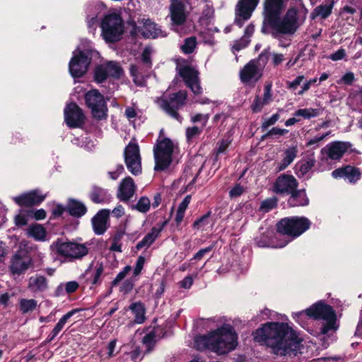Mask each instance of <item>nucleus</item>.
<instances>
[{"instance_id": "nucleus-50", "label": "nucleus", "mask_w": 362, "mask_h": 362, "mask_svg": "<svg viewBox=\"0 0 362 362\" xmlns=\"http://www.w3.org/2000/svg\"><path fill=\"white\" fill-rule=\"evenodd\" d=\"M165 281L164 279H161L160 281H158L157 283L152 285V289H154L156 288V291L153 294L156 298L159 299L162 297L165 291Z\"/></svg>"}, {"instance_id": "nucleus-3", "label": "nucleus", "mask_w": 362, "mask_h": 362, "mask_svg": "<svg viewBox=\"0 0 362 362\" xmlns=\"http://www.w3.org/2000/svg\"><path fill=\"white\" fill-rule=\"evenodd\" d=\"M237 345L238 335L234 328L228 324H224L207 334L194 339V347L197 350L208 349L219 355L234 350Z\"/></svg>"}, {"instance_id": "nucleus-60", "label": "nucleus", "mask_w": 362, "mask_h": 362, "mask_svg": "<svg viewBox=\"0 0 362 362\" xmlns=\"http://www.w3.org/2000/svg\"><path fill=\"white\" fill-rule=\"evenodd\" d=\"M279 117L280 116L279 114H274L272 117L263 122L262 128L264 129H267L270 126L274 124L279 119Z\"/></svg>"}, {"instance_id": "nucleus-35", "label": "nucleus", "mask_w": 362, "mask_h": 362, "mask_svg": "<svg viewBox=\"0 0 362 362\" xmlns=\"http://www.w3.org/2000/svg\"><path fill=\"white\" fill-rule=\"evenodd\" d=\"M334 4V1L332 0L329 4L317 6L311 13V18L314 19L319 17L323 20L327 18L332 13Z\"/></svg>"}, {"instance_id": "nucleus-57", "label": "nucleus", "mask_w": 362, "mask_h": 362, "mask_svg": "<svg viewBox=\"0 0 362 362\" xmlns=\"http://www.w3.org/2000/svg\"><path fill=\"white\" fill-rule=\"evenodd\" d=\"M272 100V85L267 84L264 88L263 103L268 105Z\"/></svg>"}, {"instance_id": "nucleus-9", "label": "nucleus", "mask_w": 362, "mask_h": 362, "mask_svg": "<svg viewBox=\"0 0 362 362\" xmlns=\"http://www.w3.org/2000/svg\"><path fill=\"white\" fill-rule=\"evenodd\" d=\"M100 27L104 40L110 42L119 40L124 32L122 20L116 13L107 15L102 21Z\"/></svg>"}, {"instance_id": "nucleus-5", "label": "nucleus", "mask_w": 362, "mask_h": 362, "mask_svg": "<svg viewBox=\"0 0 362 362\" xmlns=\"http://www.w3.org/2000/svg\"><path fill=\"white\" fill-rule=\"evenodd\" d=\"M92 51L90 41L82 40L73 52V57L69 64V70L72 77L80 78L86 73L90 64Z\"/></svg>"}, {"instance_id": "nucleus-1", "label": "nucleus", "mask_w": 362, "mask_h": 362, "mask_svg": "<svg viewBox=\"0 0 362 362\" xmlns=\"http://www.w3.org/2000/svg\"><path fill=\"white\" fill-rule=\"evenodd\" d=\"M252 335L255 341L267 345L279 356L296 355L302 341L299 334L284 322H267Z\"/></svg>"}, {"instance_id": "nucleus-22", "label": "nucleus", "mask_w": 362, "mask_h": 362, "mask_svg": "<svg viewBox=\"0 0 362 362\" xmlns=\"http://www.w3.org/2000/svg\"><path fill=\"white\" fill-rule=\"evenodd\" d=\"M350 144L347 142L333 141L322 149V153L332 160H339L347 151Z\"/></svg>"}, {"instance_id": "nucleus-36", "label": "nucleus", "mask_w": 362, "mask_h": 362, "mask_svg": "<svg viewBox=\"0 0 362 362\" xmlns=\"http://www.w3.org/2000/svg\"><path fill=\"white\" fill-rule=\"evenodd\" d=\"M298 153L297 146H293L288 148L284 153V158L276 167L278 171L286 169L296 158Z\"/></svg>"}, {"instance_id": "nucleus-4", "label": "nucleus", "mask_w": 362, "mask_h": 362, "mask_svg": "<svg viewBox=\"0 0 362 362\" xmlns=\"http://www.w3.org/2000/svg\"><path fill=\"white\" fill-rule=\"evenodd\" d=\"M292 317L303 327L308 325L307 321L310 318L323 320L320 330V333L323 335L328 334L330 331L335 332L338 328L335 311L332 306L322 301H318L305 310L293 313Z\"/></svg>"}, {"instance_id": "nucleus-39", "label": "nucleus", "mask_w": 362, "mask_h": 362, "mask_svg": "<svg viewBox=\"0 0 362 362\" xmlns=\"http://www.w3.org/2000/svg\"><path fill=\"white\" fill-rule=\"evenodd\" d=\"M322 112V109L320 107L313 108H301L297 110L293 115L295 117H302L304 119H310L312 118L320 116Z\"/></svg>"}, {"instance_id": "nucleus-27", "label": "nucleus", "mask_w": 362, "mask_h": 362, "mask_svg": "<svg viewBox=\"0 0 362 362\" xmlns=\"http://www.w3.org/2000/svg\"><path fill=\"white\" fill-rule=\"evenodd\" d=\"M136 185L131 177H127L121 182L117 197L122 202H128L134 194Z\"/></svg>"}, {"instance_id": "nucleus-37", "label": "nucleus", "mask_w": 362, "mask_h": 362, "mask_svg": "<svg viewBox=\"0 0 362 362\" xmlns=\"http://www.w3.org/2000/svg\"><path fill=\"white\" fill-rule=\"evenodd\" d=\"M66 211L74 217H81L86 211V206L81 202L76 199H69L66 206Z\"/></svg>"}, {"instance_id": "nucleus-33", "label": "nucleus", "mask_w": 362, "mask_h": 362, "mask_svg": "<svg viewBox=\"0 0 362 362\" xmlns=\"http://www.w3.org/2000/svg\"><path fill=\"white\" fill-rule=\"evenodd\" d=\"M102 7H103V4L102 3H95L88 6L87 9V24L89 29L92 30H95V26L98 23V11H100Z\"/></svg>"}, {"instance_id": "nucleus-44", "label": "nucleus", "mask_w": 362, "mask_h": 362, "mask_svg": "<svg viewBox=\"0 0 362 362\" xmlns=\"http://www.w3.org/2000/svg\"><path fill=\"white\" fill-rule=\"evenodd\" d=\"M78 310L74 309L64 315L59 320V322L57 323L55 327L53 328V329L57 332L58 334L64 328L65 324L67 322V321L77 312Z\"/></svg>"}, {"instance_id": "nucleus-18", "label": "nucleus", "mask_w": 362, "mask_h": 362, "mask_svg": "<svg viewBox=\"0 0 362 362\" xmlns=\"http://www.w3.org/2000/svg\"><path fill=\"white\" fill-rule=\"evenodd\" d=\"M64 120L70 128L80 127L84 123L85 116L76 103H71L64 108Z\"/></svg>"}, {"instance_id": "nucleus-10", "label": "nucleus", "mask_w": 362, "mask_h": 362, "mask_svg": "<svg viewBox=\"0 0 362 362\" xmlns=\"http://www.w3.org/2000/svg\"><path fill=\"white\" fill-rule=\"evenodd\" d=\"M50 247L57 254L70 259H81L88 252V249L86 244L75 242H63L61 240L54 242Z\"/></svg>"}, {"instance_id": "nucleus-14", "label": "nucleus", "mask_w": 362, "mask_h": 362, "mask_svg": "<svg viewBox=\"0 0 362 362\" xmlns=\"http://www.w3.org/2000/svg\"><path fill=\"white\" fill-rule=\"evenodd\" d=\"M186 98V91L180 90L177 93L170 94L168 99H162L160 102V106L173 118L181 122L182 118L177 113V110L185 104Z\"/></svg>"}, {"instance_id": "nucleus-40", "label": "nucleus", "mask_w": 362, "mask_h": 362, "mask_svg": "<svg viewBox=\"0 0 362 362\" xmlns=\"http://www.w3.org/2000/svg\"><path fill=\"white\" fill-rule=\"evenodd\" d=\"M28 234L36 240L44 241L46 238L47 232L42 226L36 223L28 227Z\"/></svg>"}, {"instance_id": "nucleus-28", "label": "nucleus", "mask_w": 362, "mask_h": 362, "mask_svg": "<svg viewBox=\"0 0 362 362\" xmlns=\"http://www.w3.org/2000/svg\"><path fill=\"white\" fill-rule=\"evenodd\" d=\"M139 33L146 38H156L166 36V34L162 32L160 27L150 20H146L144 23L143 26L139 28Z\"/></svg>"}, {"instance_id": "nucleus-29", "label": "nucleus", "mask_w": 362, "mask_h": 362, "mask_svg": "<svg viewBox=\"0 0 362 362\" xmlns=\"http://www.w3.org/2000/svg\"><path fill=\"white\" fill-rule=\"evenodd\" d=\"M28 288L33 293L44 292L48 288V281L45 276L35 274L28 279Z\"/></svg>"}, {"instance_id": "nucleus-30", "label": "nucleus", "mask_w": 362, "mask_h": 362, "mask_svg": "<svg viewBox=\"0 0 362 362\" xmlns=\"http://www.w3.org/2000/svg\"><path fill=\"white\" fill-rule=\"evenodd\" d=\"M202 9L201 16L199 18L200 24L203 26H208L214 19V10L212 4L208 0L199 4Z\"/></svg>"}, {"instance_id": "nucleus-16", "label": "nucleus", "mask_w": 362, "mask_h": 362, "mask_svg": "<svg viewBox=\"0 0 362 362\" xmlns=\"http://www.w3.org/2000/svg\"><path fill=\"white\" fill-rule=\"evenodd\" d=\"M123 74V70L119 63L108 62L98 66L94 73L95 80L97 83H103L108 77L119 78Z\"/></svg>"}, {"instance_id": "nucleus-43", "label": "nucleus", "mask_w": 362, "mask_h": 362, "mask_svg": "<svg viewBox=\"0 0 362 362\" xmlns=\"http://www.w3.org/2000/svg\"><path fill=\"white\" fill-rule=\"evenodd\" d=\"M315 159L312 154L310 157L308 158L306 160L303 162L299 165L298 170V176H304L305 174H307L312 168L315 165Z\"/></svg>"}, {"instance_id": "nucleus-26", "label": "nucleus", "mask_w": 362, "mask_h": 362, "mask_svg": "<svg viewBox=\"0 0 362 362\" xmlns=\"http://www.w3.org/2000/svg\"><path fill=\"white\" fill-rule=\"evenodd\" d=\"M166 224L167 221H164L158 224L156 226L153 227L151 230L143 238V239L136 244V248L138 250H140L143 248H148L158 238L160 233L163 230Z\"/></svg>"}, {"instance_id": "nucleus-59", "label": "nucleus", "mask_w": 362, "mask_h": 362, "mask_svg": "<svg viewBox=\"0 0 362 362\" xmlns=\"http://www.w3.org/2000/svg\"><path fill=\"white\" fill-rule=\"evenodd\" d=\"M209 213H207L206 214L204 215L203 216L195 221L194 223V227L195 228L199 229L206 226L209 223Z\"/></svg>"}, {"instance_id": "nucleus-6", "label": "nucleus", "mask_w": 362, "mask_h": 362, "mask_svg": "<svg viewBox=\"0 0 362 362\" xmlns=\"http://www.w3.org/2000/svg\"><path fill=\"white\" fill-rule=\"evenodd\" d=\"M310 224L308 218L303 216L286 217L278 222L276 230L279 234L286 235V240L284 242L288 241V243L305 232Z\"/></svg>"}, {"instance_id": "nucleus-8", "label": "nucleus", "mask_w": 362, "mask_h": 362, "mask_svg": "<svg viewBox=\"0 0 362 362\" xmlns=\"http://www.w3.org/2000/svg\"><path fill=\"white\" fill-rule=\"evenodd\" d=\"M269 52L264 50L258 59L249 62L240 71V78L243 83L253 84L257 82L262 75V70L268 61Z\"/></svg>"}, {"instance_id": "nucleus-54", "label": "nucleus", "mask_w": 362, "mask_h": 362, "mask_svg": "<svg viewBox=\"0 0 362 362\" xmlns=\"http://www.w3.org/2000/svg\"><path fill=\"white\" fill-rule=\"evenodd\" d=\"M132 271V267L129 265L125 266L123 269L118 273L115 279L112 281L113 285H117Z\"/></svg>"}, {"instance_id": "nucleus-31", "label": "nucleus", "mask_w": 362, "mask_h": 362, "mask_svg": "<svg viewBox=\"0 0 362 362\" xmlns=\"http://www.w3.org/2000/svg\"><path fill=\"white\" fill-rule=\"evenodd\" d=\"M89 197L94 203L97 204L107 203L111 199V195L107 189L97 186L93 187Z\"/></svg>"}, {"instance_id": "nucleus-62", "label": "nucleus", "mask_w": 362, "mask_h": 362, "mask_svg": "<svg viewBox=\"0 0 362 362\" xmlns=\"http://www.w3.org/2000/svg\"><path fill=\"white\" fill-rule=\"evenodd\" d=\"M288 132V130L285 129H280L278 127H274L272 129H270L265 136H283Z\"/></svg>"}, {"instance_id": "nucleus-55", "label": "nucleus", "mask_w": 362, "mask_h": 362, "mask_svg": "<svg viewBox=\"0 0 362 362\" xmlns=\"http://www.w3.org/2000/svg\"><path fill=\"white\" fill-rule=\"evenodd\" d=\"M209 120V115L204 114H197L191 117V122L192 123L201 122L202 127L203 129L206 126L207 122Z\"/></svg>"}, {"instance_id": "nucleus-11", "label": "nucleus", "mask_w": 362, "mask_h": 362, "mask_svg": "<svg viewBox=\"0 0 362 362\" xmlns=\"http://www.w3.org/2000/svg\"><path fill=\"white\" fill-rule=\"evenodd\" d=\"M87 106L91 110L94 118L101 120L107 117V107L103 95L96 89L87 92L85 95Z\"/></svg>"}, {"instance_id": "nucleus-34", "label": "nucleus", "mask_w": 362, "mask_h": 362, "mask_svg": "<svg viewBox=\"0 0 362 362\" xmlns=\"http://www.w3.org/2000/svg\"><path fill=\"white\" fill-rule=\"evenodd\" d=\"M291 194L288 201L291 206H304L308 204L309 199L305 190H295Z\"/></svg>"}, {"instance_id": "nucleus-52", "label": "nucleus", "mask_w": 362, "mask_h": 362, "mask_svg": "<svg viewBox=\"0 0 362 362\" xmlns=\"http://www.w3.org/2000/svg\"><path fill=\"white\" fill-rule=\"evenodd\" d=\"M305 79L304 76L300 75L298 76L294 80L292 81L286 82V87L288 90L292 91L293 93H296V90L298 89V86Z\"/></svg>"}, {"instance_id": "nucleus-64", "label": "nucleus", "mask_w": 362, "mask_h": 362, "mask_svg": "<svg viewBox=\"0 0 362 362\" xmlns=\"http://www.w3.org/2000/svg\"><path fill=\"white\" fill-rule=\"evenodd\" d=\"M346 56V52L344 49H339L329 56V59L332 61H339L344 59Z\"/></svg>"}, {"instance_id": "nucleus-51", "label": "nucleus", "mask_w": 362, "mask_h": 362, "mask_svg": "<svg viewBox=\"0 0 362 362\" xmlns=\"http://www.w3.org/2000/svg\"><path fill=\"white\" fill-rule=\"evenodd\" d=\"M277 205V199L276 198H270L263 201L261 204L260 209L263 212H268Z\"/></svg>"}, {"instance_id": "nucleus-7", "label": "nucleus", "mask_w": 362, "mask_h": 362, "mask_svg": "<svg viewBox=\"0 0 362 362\" xmlns=\"http://www.w3.org/2000/svg\"><path fill=\"white\" fill-rule=\"evenodd\" d=\"M177 148V144L172 140L160 136L153 146L154 170L162 171L167 169L172 163L173 155Z\"/></svg>"}, {"instance_id": "nucleus-45", "label": "nucleus", "mask_w": 362, "mask_h": 362, "mask_svg": "<svg viewBox=\"0 0 362 362\" xmlns=\"http://www.w3.org/2000/svg\"><path fill=\"white\" fill-rule=\"evenodd\" d=\"M203 129L202 127L197 126L187 127L185 132L187 142H192L194 139L198 137L203 132Z\"/></svg>"}, {"instance_id": "nucleus-48", "label": "nucleus", "mask_w": 362, "mask_h": 362, "mask_svg": "<svg viewBox=\"0 0 362 362\" xmlns=\"http://www.w3.org/2000/svg\"><path fill=\"white\" fill-rule=\"evenodd\" d=\"M151 202L149 199L146 197H142L136 203L135 208L141 213H146L149 210Z\"/></svg>"}, {"instance_id": "nucleus-47", "label": "nucleus", "mask_w": 362, "mask_h": 362, "mask_svg": "<svg viewBox=\"0 0 362 362\" xmlns=\"http://www.w3.org/2000/svg\"><path fill=\"white\" fill-rule=\"evenodd\" d=\"M255 31V28L252 24L248 25L244 33V35L242 37V41L243 42V45L241 47H238V49H243L247 46L250 40V37L252 35Z\"/></svg>"}, {"instance_id": "nucleus-17", "label": "nucleus", "mask_w": 362, "mask_h": 362, "mask_svg": "<svg viewBox=\"0 0 362 362\" xmlns=\"http://www.w3.org/2000/svg\"><path fill=\"white\" fill-rule=\"evenodd\" d=\"M259 0H240L236 6L235 23L241 28L248 20Z\"/></svg>"}, {"instance_id": "nucleus-13", "label": "nucleus", "mask_w": 362, "mask_h": 362, "mask_svg": "<svg viewBox=\"0 0 362 362\" xmlns=\"http://www.w3.org/2000/svg\"><path fill=\"white\" fill-rule=\"evenodd\" d=\"M170 16L173 29L180 35L185 34L187 30L185 28V23L187 13L185 6L182 0H171Z\"/></svg>"}, {"instance_id": "nucleus-32", "label": "nucleus", "mask_w": 362, "mask_h": 362, "mask_svg": "<svg viewBox=\"0 0 362 362\" xmlns=\"http://www.w3.org/2000/svg\"><path fill=\"white\" fill-rule=\"evenodd\" d=\"M271 232L267 231L266 233H261L259 235L255 238V244L260 247H272L281 248L288 244L287 242H281L278 244H274L271 240Z\"/></svg>"}, {"instance_id": "nucleus-53", "label": "nucleus", "mask_w": 362, "mask_h": 362, "mask_svg": "<svg viewBox=\"0 0 362 362\" xmlns=\"http://www.w3.org/2000/svg\"><path fill=\"white\" fill-rule=\"evenodd\" d=\"M145 257H143V256H139L136 262V265L134 268V270H133V275L134 277H136L138 276L143 268H144V264H145Z\"/></svg>"}, {"instance_id": "nucleus-24", "label": "nucleus", "mask_w": 362, "mask_h": 362, "mask_svg": "<svg viewBox=\"0 0 362 362\" xmlns=\"http://www.w3.org/2000/svg\"><path fill=\"white\" fill-rule=\"evenodd\" d=\"M361 175L359 168L351 165L337 168L332 173L334 178H344L351 183H356L361 178Z\"/></svg>"}, {"instance_id": "nucleus-63", "label": "nucleus", "mask_w": 362, "mask_h": 362, "mask_svg": "<svg viewBox=\"0 0 362 362\" xmlns=\"http://www.w3.org/2000/svg\"><path fill=\"white\" fill-rule=\"evenodd\" d=\"M193 279L191 276H187L179 282V286L182 288L189 289L193 284Z\"/></svg>"}, {"instance_id": "nucleus-42", "label": "nucleus", "mask_w": 362, "mask_h": 362, "mask_svg": "<svg viewBox=\"0 0 362 362\" xmlns=\"http://www.w3.org/2000/svg\"><path fill=\"white\" fill-rule=\"evenodd\" d=\"M20 312L25 315L34 311L37 307V301L35 299L21 298L18 301Z\"/></svg>"}, {"instance_id": "nucleus-12", "label": "nucleus", "mask_w": 362, "mask_h": 362, "mask_svg": "<svg viewBox=\"0 0 362 362\" xmlns=\"http://www.w3.org/2000/svg\"><path fill=\"white\" fill-rule=\"evenodd\" d=\"M153 49L151 47H146L141 54L142 64L132 65L130 68L131 76L135 84L139 86H144L147 76L146 73L151 67V56Z\"/></svg>"}, {"instance_id": "nucleus-38", "label": "nucleus", "mask_w": 362, "mask_h": 362, "mask_svg": "<svg viewBox=\"0 0 362 362\" xmlns=\"http://www.w3.org/2000/svg\"><path fill=\"white\" fill-rule=\"evenodd\" d=\"M347 104L353 110L362 112V90H353L349 95Z\"/></svg>"}, {"instance_id": "nucleus-49", "label": "nucleus", "mask_w": 362, "mask_h": 362, "mask_svg": "<svg viewBox=\"0 0 362 362\" xmlns=\"http://www.w3.org/2000/svg\"><path fill=\"white\" fill-rule=\"evenodd\" d=\"M231 143V139L228 137L224 139H222L219 142L217 143V148L216 150V158L215 160H218V156L221 153H225L226 149L228 148Z\"/></svg>"}, {"instance_id": "nucleus-58", "label": "nucleus", "mask_w": 362, "mask_h": 362, "mask_svg": "<svg viewBox=\"0 0 362 362\" xmlns=\"http://www.w3.org/2000/svg\"><path fill=\"white\" fill-rule=\"evenodd\" d=\"M245 191V189L240 184H236L229 192L230 198L240 197Z\"/></svg>"}, {"instance_id": "nucleus-23", "label": "nucleus", "mask_w": 362, "mask_h": 362, "mask_svg": "<svg viewBox=\"0 0 362 362\" xmlns=\"http://www.w3.org/2000/svg\"><path fill=\"white\" fill-rule=\"evenodd\" d=\"M45 198L39 190H33L20 196L13 197L19 206H31L40 204Z\"/></svg>"}, {"instance_id": "nucleus-21", "label": "nucleus", "mask_w": 362, "mask_h": 362, "mask_svg": "<svg viewBox=\"0 0 362 362\" xmlns=\"http://www.w3.org/2000/svg\"><path fill=\"white\" fill-rule=\"evenodd\" d=\"M31 265L32 259L30 257L16 253L11 259L9 269L13 276H18L24 274Z\"/></svg>"}, {"instance_id": "nucleus-19", "label": "nucleus", "mask_w": 362, "mask_h": 362, "mask_svg": "<svg viewBox=\"0 0 362 362\" xmlns=\"http://www.w3.org/2000/svg\"><path fill=\"white\" fill-rule=\"evenodd\" d=\"M179 74L183 78L187 86L189 88L195 95H199L202 93V87L198 77L199 73L195 69L185 66L180 69Z\"/></svg>"}, {"instance_id": "nucleus-15", "label": "nucleus", "mask_w": 362, "mask_h": 362, "mask_svg": "<svg viewBox=\"0 0 362 362\" xmlns=\"http://www.w3.org/2000/svg\"><path fill=\"white\" fill-rule=\"evenodd\" d=\"M124 161L129 171L134 175L141 173V158L139 147L135 142H129L124 151Z\"/></svg>"}, {"instance_id": "nucleus-20", "label": "nucleus", "mask_w": 362, "mask_h": 362, "mask_svg": "<svg viewBox=\"0 0 362 362\" xmlns=\"http://www.w3.org/2000/svg\"><path fill=\"white\" fill-rule=\"evenodd\" d=\"M298 182L291 175H281L276 180L274 185V191L277 194H291L296 189Z\"/></svg>"}, {"instance_id": "nucleus-61", "label": "nucleus", "mask_w": 362, "mask_h": 362, "mask_svg": "<svg viewBox=\"0 0 362 362\" xmlns=\"http://www.w3.org/2000/svg\"><path fill=\"white\" fill-rule=\"evenodd\" d=\"M214 248L213 245H210L209 247H206L205 248L201 249L199 250L193 257V259L195 260H200L203 258V257L206 255L207 253L210 252Z\"/></svg>"}, {"instance_id": "nucleus-56", "label": "nucleus", "mask_w": 362, "mask_h": 362, "mask_svg": "<svg viewBox=\"0 0 362 362\" xmlns=\"http://www.w3.org/2000/svg\"><path fill=\"white\" fill-rule=\"evenodd\" d=\"M266 105V103H263L262 99L257 96L253 100L252 104L251 105V109L253 112H259L262 110V107Z\"/></svg>"}, {"instance_id": "nucleus-46", "label": "nucleus", "mask_w": 362, "mask_h": 362, "mask_svg": "<svg viewBox=\"0 0 362 362\" xmlns=\"http://www.w3.org/2000/svg\"><path fill=\"white\" fill-rule=\"evenodd\" d=\"M197 46V40L195 37H189L185 40L184 44L182 45V51L185 54H191L194 52Z\"/></svg>"}, {"instance_id": "nucleus-25", "label": "nucleus", "mask_w": 362, "mask_h": 362, "mask_svg": "<svg viewBox=\"0 0 362 362\" xmlns=\"http://www.w3.org/2000/svg\"><path fill=\"white\" fill-rule=\"evenodd\" d=\"M110 214L109 209H101L92 218V226L96 235H103L107 230Z\"/></svg>"}, {"instance_id": "nucleus-41", "label": "nucleus", "mask_w": 362, "mask_h": 362, "mask_svg": "<svg viewBox=\"0 0 362 362\" xmlns=\"http://www.w3.org/2000/svg\"><path fill=\"white\" fill-rule=\"evenodd\" d=\"M129 310H132L134 315V322L137 324H141L144 322L145 317V308L144 305L140 302H136L131 304Z\"/></svg>"}, {"instance_id": "nucleus-2", "label": "nucleus", "mask_w": 362, "mask_h": 362, "mask_svg": "<svg viewBox=\"0 0 362 362\" xmlns=\"http://www.w3.org/2000/svg\"><path fill=\"white\" fill-rule=\"evenodd\" d=\"M288 0H265L264 4V21L262 31L267 33V28L273 29V35L277 34L293 35L304 22L305 16H301L296 7L289 8L281 18Z\"/></svg>"}]
</instances>
